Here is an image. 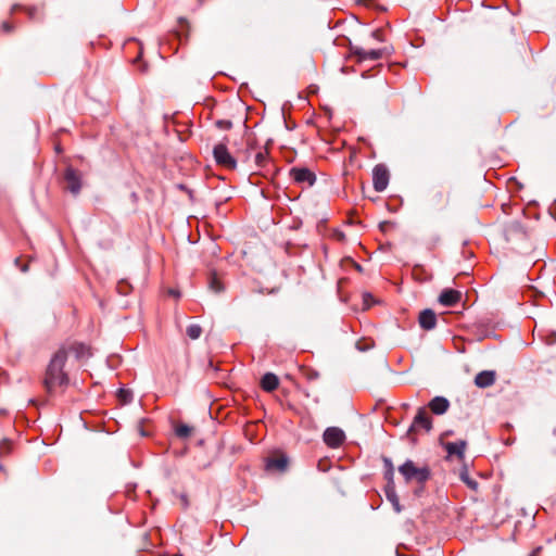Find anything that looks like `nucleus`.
Returning <instances> with one entry per match:
<instances>
[{"mask_svg":"<svg viewBox=\"0 0 556 556\" xmlns=\"http://www.w3.org/2000/svg\"><path fill=\"white\" fill-rule=\"evenodd\" d=\"M66 350L59 348L51 356L42 379V384L49 395L59 389L63 390L70 384L68 374L65 371Z\"/></svg>","mask_w":556,"mask_h":556,"instance_id":"nucleus-1","label":"nucleus"},{"mask_svg":"<svg viewBox=\"0 0 556 556\" xmlns=\"http://www.w3.org/2000/svg\"><path fill=\"white\" fill-rule=\"evenodd\" d=\"M399 471L406 482L416 481L424 484L430 478V470L427 466L417 467L413 460H406L399 467Z\"/></svg>","mask_w":556,"mask_h":556,"instance_id":"nucleus-2","label":"nucleus"},{"mask_svg":"<svg viewBox=\"0 0 556 556\" xmlns=\"http://www.w3.org/2000/svg\"><path fill=\"white\" fill-rule=\"evenodd\" d=\"M213 156L218 166L233 170L237 167V160L230 154L225 143H218L213 149Z\"/></svg>","mask_w":556,"mask_h":556,"instance_id":"nucleus-3","label":"nucleus"},{"mask_svg":"<svg viewBox=\"0 0 556 556\" xmlns=\"http://www.w3.org/2000/svg\"><path fill=\"white\" fill-rule=\"evenodd\" d=\"M289 175L301 187H312L316 182L315 173L307 167H292Z\"/></svg>","mask_w":556,"mask_h":556,"instance_id":"nucleus-4","label":"nucleus"},{"mask_svg":"<svg viewBox=\"0 0 556 556\" xmlns=\"http://www.w3.org/2000/svg\"><path fill=\"white\" fill-rule=\"evenodd\" d=\"M429 432L432 429V419L425 407H419L407 434L413 435L417 430Z\"/></svg>","mask_w":556,"mask_h":556,"instance_id":"nucleus-5","label":"nucleus"},{"mask_svg":"<svg viewBox=\"0 0 556 556\" xmlns=\"http://www.w3.org/2000/svg\"><path fill=\"white\" fill-rule=\"evenodd\" d=\"M350 51L353 56L356 58L357 62H364L367 60L377 61L380 60L384 53L386 49H371V50H365L357 46L350 45Z\"/></svg>","mask_w":556,"mask_h":556,"instance_id":"nucleus-6","label":"nucleus"},{"mask_svg":"<svg viewBox=\"0 0 556 556\" xmlns=\"http://www.w3.org/2000/svg\"><path fill=\"white\" fill-rule=\"evenodd\" d=\"M390 174L383 164H378L372 169V185L377 192H382L387 189L389 184Z\"/></svg>","mask_w":556,"mask_h":556,"instance_id":"nucleus-7","label":"nucleus"},{"mask_svg":"<svg viewBox=\"0 0 556 556\" xmlns=\"http://www.w3.org/2000/svg\"><path fill=\"white\" fill-rule=\"evenodd\" d=\"M325 444L330 448L340 447L345 441V433L338 427H329L323 434Z\"/></svg>","mask_w":556,"mask_h":556,"instance_id":"nucleus-8","label":"nucleus"},{"mask_svg":"<svg viewBox=\"0 0 556 556\" xmlns=\"http://www.w3.org/2000/svg\"><path fill=\"white\" fill-rule=\"evenodd\" d=\"M66 350V358L70 354H74L77 359L91 356L90 348L83 342L73 341L60 345Z\"/></svg>","mask_w":556,"mask_h":556,"instance_id":"nucleus-9","label":"nucleus"},{"mask_svg":"<svg viewBox=\"0 0 556 556\" xmlns=\"http://www.w3.org/2000/svg\"><path fill=\"white\" fill-rule=\"evenodd\" d=\"M66 188L74 194H77L81 188L80 176L73 167H67L64 173Z\"/></svg>","mask_w":556,"mask_h":556,"instance_id":"nucleus-10","label":"nucleus"},{"mask_svg":"<svg viewBox=\"0 0 556 556\" xmlns=\"http://www.w3.org/2000/svg\"><path fill=\"white\" fill-rule=\"evenodd\" d=\"M288 457L285 454L267 457L265 460V469L267 471L282 472L288 467Z\"/></svg>","mask_w":556,"mask_h":556,"instance_id":"nucleus-11","label":"nucleus"},{"mask_svg":"<svg viewBox=\"0 0 556 556\" xmlns=\"http://www.w3.org/2000/svg\"><path fill=\"white\" fill-rule=\"evenodd\" d=\"M462 300V292L455 289H444L439 295V303L446 307L456 305Z\"/></svg>","mask_w":556,"mask_h":556,"instance_id":"nucleus-12","label":"nucleus"},{"mask_svg":"<svg viewBox=\"0 0 556 556\" xmlns=\"http://www.w3.org/2000/svg\"><path fill=\"white\" fill-rule=\"evenodd\" d=\"M496 381V372L494 370H482L475 377V384L480 389L493 386Z\"/></svg>","mask_w":556,"mask_h":556,"instance_id":"nucleus-13","label":"nucleus"},{"mask_svg":"<svg viewBox=\"0 0 556 556\" xmlns=\"http://www.w3.org/2000/svg\"><path fill=\"white\" fill-rule=\"evenodd\" d=\"M419 325L425 330H431L437 325V315L432 309H424L419 314Z\"/></svg>","mask_w":556,"mask_h":556,"instance_id":"nucleus-14","label":"nucleus"},{"mask_svg":"<svg viewBox=\"0 0 556 556\" xmlns=\"http://www.w3.org/2000/svg\"><path fill=\"white\" fill-rule=\"evenodd\" d=\"M430 410L435 415H443L450 408V401L444 396H434L428 404Z\"/></svg>","mask_w":556,"mask_h":556,"instance_id":"nucleus-15","label":"nucleus"},{"mask_svg":"<svg viewBox=\"0 0 556 556\" xmlns=\"http://www.w3.org/2000/svg\"><path fill=\"white\" fill-rule=\"evenodd\" d=\"M466 442L460 440L457 442H447L444 447L448 456H456L459 460L465 457Z\"/></svg>","mask_w":556,"mask_h":556,"instance_id":"nucleus-16","label":"nucleus"},{"mask_svg":"<svg viewBox=\"0 0 556 556\" xmlns=\"http://www.w3.org/2000/svg\"><path fill=\"white\" fill-rule=\"evenodd\" d=\"M262 390L273 392L279 387V378L273 372H266L260 382Z\"/></svg>","mask_w":556,"mask_h":556,"instance_id":"nucleus-17","label":"nucleus"},{"mask_svg":"<svg viewBox=\"0 0 556 556\" xmlns=\"http://www.w3.org/2000/svg\"><path fill=\"white\" fill-rule=\"evenodd\" d=\"M384 493H386L388 501L392 504L394 511L397 514L401 513L402 506L400 504L399 496L395 492V486H394L393 481L388 482V484L384 489Z\"/></svg>","mask_w":556,"mask_h":556,"instance_id":"nucleus-18","label":"nucleus"},{"mask_svg":"<svg viewBox=\"0 0 556 556\" xmlns=\"http://www.w3.org/2000/svg\"><path fill=\"white\" fill-rule=\"evenodd\" d=\"M254 164L257 168H264L269 163V153L266 148H257L255 146L254 156H253Z\"/></svg>","mask_w":556,"mask_h":556,"instance_id":"nucleus-19","label":"nucleus"},{"mask_svg":"<svg viewBox=\"0 0 556 556\" xmlns=\"http://www.w3.org/2000/svg\"><path fill=\"white\" fill-rule=\"evenodd\" d=\"M505 236H506L507 240H510L516 236L525 237L526 232H525L521 224L517 220H514L506 225Z\"/></svg>","mask_w":556,"mask_h":556,"instance_id":"nucleus-20","label":"nucleus"},{"mask_svg":"<svg viewBox=\"0 0 556 556\" xmlns=\"http://www.w3.org/2000/svg\"><path fill=\"white\" fill-rule=\"evenodd\" d=\"M255 146V141L251 138H248L247 148L243 151L238 152V157H240L243 162H249L250 159L254 156Z\"/></svg>","mask_w":556,"mask_h":556,"instance_id":"nucleus-21","label":"nucleus"},{"mask_svg":"<svg viewBox=\"0 0 556 556\" xmlns=\"http://www.w3.org/2000/svg\"><path fill=\"white\" fill-rule=\"evenodd\" d=\"M16 10H23L30 20H36L41 13V10L35 5L23 7L15 4L12 7V12H15Z\"/></svg>","mask_w":556,"mask_h":556,"instance_id":"nucleus-22","label":"nucleus"},{"mask_svg":"<svg viewBox=\"0 0 556 556\" xmlns=\"http://www.w3.org/2000/svg\"><path fill=\"white\" fill-rule=\"evenodd\" d=\"M460 480L471 490L477 491L479 483L469 476L468 469L464 467L459 472Z\"/></svg>","mask_w":556,"mask_h":556,"instance_id":"nucleus-23","label":"nucleus"},{"mask_svg":"<svg viewBox=\"0 0 556 556\" xmlns=\"http://www.w3.org/2000/svg\"><path fill=\"white\" fill-rule=\"evenodd\" d=\"M192 431H193L192 427L185 425V424H180L175 428L176 435L181 439L189 438L191 435Z\"/></svg>","mask_w":556,"mask_h":556,"instance_id":"nucleus-24","label":"nucleus"},{"mask_svg":"<svg viewBox=\"0 0 556 556\" xmlns=\"http://www.w3.org/2000/svg\"><path fill=\"white\" fill-rule=\"evenodd\" d=\"M186 333L191 340H197L202 334V328L197 324H191L187 327Z\"/></svg>","mask_w":556,"mask_h":556,"instance_id":"nucleus-25","label":"nucleus"},{"mask_svg":"<svg viewBox=\"0 0 556 556\" xmlns=\"http://www.w3.org/2000/svg\"><path fill=\"white\" fill-rule=\"evenodd\" d=\"M210 288L216 293H219L224 290V286H223L222 281L218 279V277L215 274L211 275Z\"/></svg>","mask_w":556,"mask_h":556,"instance_id":"nucleus-26","label":"nucleus"},{"mask_svg":"<svg viewBox=\"0 0 556 556\" xmlns=\"http://www.w3.org/2000/svg\"><path fill=\"white\" fill-rule=\"evenodd\" d=\"M384 463L387 466L384 476L388 479V482H391V481H393V475H394L393 465H392L391 460L388 458L384 459Z\"/></svg>","mask_w":556,"mask_h":556,"instance_id":"nucleus-27","label":"nucleus"},{"mask_svg":"<svg viewBox=\"0 0 556 556\" xmlns=\"http://www.w3.org/2000/svg\"><path fill=\"white\" fill-rule=\"evenodd\" d=\"M117 394H118V397L124 403H129L132 400V393L129 390L119 389Z\"/></svg>","mask_w":556,"mask_h":556,"instance_id":"nucleus-28","label":"nucleus"},{"mask_svg":"<svg viewBox=\"0 0 556 556\" xmlns=\"http://www.w3.org/2000/svg\"><path fill=\"white\" fill-rule=\"evenodd\" d=\"M215 126L222 130H229L232 127V123L229 119H218L215 122Z\"/></svg>","mask_w":556,"mask_h":556,"instance_id":"nucleus-29","label":"nucleus"},{"mask_svg":"<svg viewBox=\"0 0 556 556\" xmlns=\"http://www.w3.org/2000/svg\"><path fill=\"white\" fill-rule=\"evenodd\" d=\"M11 448V442L9 440H2L0 443V455L8 454Z\"/></svg>","mask_w":556,"mask_h":556,"instance_id":"nucleus-30","label":"nucleus"},{"mask_svg":"<svg viewBox=\"0 0 556 556\" xmlns=\"http://www.w3.org/2000/svg\"><path fill=\"white\" fill-rule=\"evenodd\" d=\"M180 502H181V505L184 508H188L189 506V500H188V495L186 493H181L178 495Z\"/></svg>","mask_w":556,"mask_h":556,"instance_id":"nucleus-31","label":"nucleus"},{"mask_svg":"<svg viewBox=\"0 0 556 556\" xmlns=\"http://www.w3.org/2000/svg\"><path fill=\"white\" fill-rule=\"evenodd\" d=\"M13 28H14L13 25L8 21H5L1 24V29L4 33H11L13 30Z\"/></svg>","mask_w":556,"mask_h":556,"instance_id":"nucleus-32","label":"nucleus"},{"mask_svg":"<svg viewBox=\"0 0 556 556\" xmlns=\"http://www.w3.org/2000/svg\"><path fill=\"white\" fill-rule=\"evenodd\" d=\"M333 237L340 241V242H343L345 241V235L344 232L340 231V230H336L334 233H333Z\"/></svg>","mask_w":556,"mask_h":556,"instance_id":"nucleus-33","label":"nucleus"},{"mask_svg":"<svg viewBox=\"0 0 556 556\" xmlns=\"http://www.w3.org/2000/svg\"><path fill=\"white\" fill-rule=\"evenodd\" d=\"M363 298H364V303H365V304H366V306L368 307V306H369V301H371V300H372L371 294H370V293H364Z\"/></svg>","mask_w":556,"mask_h":556,"instance_id":"nucleus-34","label":"nucleus"},{"mask_svg":"<svg viewBox=\"0 0 556 556\" xmlns=\"http://www.w3.org/2000/svg\"><path fill=\"white\" fill-rule=\"evenodd\" d=\"M372 37L376 38L377 40H382L381 38V31L379 29L372 31Z\"/></svg>","mask_w":556,"mask_h":556,"instance_id":"nucleus-35","label":"nucleus"},{"mask_svg":"<svg viewBox=\"0 0 556 556\" xmlns=\"http://www.w3.org/2000/svg\"><path fill=\"white\" fill-rule=\"evenodd\" d=\"M319 377V374L317 371H311L308 375H307V378L309 380L312 379H317Z\"/></svg>","mask_w":556,"mask_h":556,"instance_id":"nucleus-36","label":"nucleus"},{"mask_svg":"<svg viewBox=\"0 0 556 556\" xmlns=\"http://www.w3.org/2000/svg\"><path fill=\"white\" fill-rule=\"evenodd\" d=\"M542 551V547L534 548L529 556H540V553Z\"/></svg>","mask_w":556,"mask_h":556,"instance_id":"nucleus-37","label":"nucleus"},{"mask_svg":"<svg viewBox=\"0 0 556 556\" xmlns=\"http://www.w3.org/2000/svg\"><path fill=\"white\" fill-rule=\"evenodd\" d=\"M198 1H199V3L201 4V3H203L205 0H198Z\"/></svg>","mask_w":556,"mask_h":556,"instance_id":"nucleus-38","label":"nucleus"}]
</instances>
